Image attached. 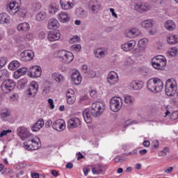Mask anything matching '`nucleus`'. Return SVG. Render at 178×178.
I'll use <instances>...</instances> for the list:
<instances>
[{"label":"nucleus","mask_w":178,"mask_h":178,"mask_svg":"<svg viewBox=\"0 0 178 178\" xmlns=\"http://www.w3.org/2000/svg\"><path fill=\"white\" fill-rule=\"evenodd\" d=\"M22 8L21 0H11L8 3L6 9L11 16H15L16 13H18L20 17H24L27 15V9H20Z\"/></svg>","instance_id":"nucleus-1"},{"label":"nucleus","mask_w":178,"mask_h":178,"mask_svg":"<svg viewBox=\"0 0 178 178\" xmlns=\"http://www.w3.org/2000/svg\"><path fill=\"white\" fill-rule=\"evenodd\" d=\"M147 88L152 92H161L163 89V82L159 78H153L147 81Z\"/></svg>","instance_id":"nucleus-2"},{"label":"nucleus","mask_w":178,"mask_h":178,"mask_svg":"<svg viewBox=\"0 0 178 178\" xmlns=\"http://www.w3.org/2000/svg\"><path fill=\"white\" fill-rule=\"evenodd\" d=\"M56 56L58 59H60V62L64 63V65H70V63H72L74 59L73 53L67 50L58 51L56 52Z\"/></svg>","instance_id":"nucleus-3"},{"label":"nucleus","mask_w":178,"mask_h":178,"mask_svg":"<svg viewBox=\"0 0 178 178\" xmlns=\"http://www.w3.org/2000/svg\"><path fill=\"white\" fill-rule=\"evenodd\" d=\"M24 147L29 151H35L41 147V140L38 136H34L24 143Z\"/></svg>","instance_id":"nucleus-4"},{"label":"nucleus","mask_w":178,"mask_h":178,"mask_svg":"<svg viewBox=\"0 0 178 178\" xmlns=\"http://www.w3.org/2000/svg\"><path fill=\"white\" fill-rule=\"evenodd\" d=\"M166 63V58L162 55L156 56L152 59V66L156 70H163Z\"/></svg>","instance_id":"nucleus-5"},{"label":"nucleus","mask_w":178,"mask_h":178,"mask_svg":"<svg viewBox=\"0 0 178 178\" xmlns=\"http://www.w3.org/2000/svg\"><path fill=\"white\" fill-rule=\"evenodd\" d=\"M177 91V82L173 79H168L165 83V94L168 97H173Z\"/></svg>","instance_id":"nucleus-6"},{"label":"nucleus","mask_w":178,"mask_h":178,"mask_svg":"<svg viewBox=\"0 0 178 178\" xmlns=\"http://www.w3.org/2000/svg\"><path fill=\"white\" fill-rule=\"evenodd\" d=\"M123 106V99L120 97H114L110 99V109L112 112H119Z\"/></svg>","instance_id":"nucleus-7"},{"label":"nucleus","mask_w":178,"mask_h":178,"mask_svg":"<svg viewBox=\"0 0 178 178\" xmlns=\"http://www.w3.org/2000/svg\"><path fill=\"white\" fill-rule=\"evenodd\" d=\"M105 104L101 102H96L92 104L91 113L94 118H97L102 115L105 111Z\"/></svg>","instance_id":"nucleus-8"},{"label":"nucleus","mask_w":178,"mask_h":178,"mask_svg":"<svg viewBox=\"0 0 178 178\" xmlns=\"http://www.w3.org/2000/svg\"><path fill=\"white\" fill-rule=\"evenodd\" d=\"M16 87V83L12 79H7L3 81L1 85V89L4 94H9L11 91H13V88Z\"/></svg>","instance_id":"nucleus-9"},{"label":"nucleus","mask_w":178,"mask_h":178,"mask_svg":"<svg viewBox=\"0 0 178 178\" xmlns=\"http://www.w3.org/2000/svg\"><path fill=\"white\" fill-rule=\"evenodd\" d=\"M38 92V83L37 81H33L31 82L29 88L26 91V95L29 98H34Z\"/></svg>","instance_id":"nucleus-10"},{"label":"nucleus","mask_w":178,"mask_h":178,"mask_svg":"<svg viewBox=\"0 0 178 178\" xmlns=\"http://www.w3.org/2000/svg\"><path fill=\"white\" fill-rule=\"evenodd\" d=\"M42 73V69L40 65H32L29 69V76L31 79H37L41 77Z\"/></svg>","instance_id":"nucleus-11"},{"label":"nucleus","mask_w":178,"mask_h":178,"mask_svg":"<svg viewBox=\"0 0 178 178\" xmlns=\"http://www.w3.org/2000/svg\"><path fill=\"white\" fill-rule=\"evenodd\" d=\"M17 133L20 137L21 140L24 141L26 138H29L31 137V133L30 132V129L26 127H19L17 129Z\"/></svg>","instance_id":"nucleus-12"},{"label":"nucleus","mask_w":178,"mask_h":178,"mask_svg":"<svg viewBox=\"0 0 178 178\" xmlns=\"http://www.w3.org/2000/svg\"><path fill=\"white\" fill-rule=\"evenodd\" d=\"M107 83L109 86H116L119 83V75L115 71H111L107 74Z\"/></svg>","instance_id":"nucleus-13"},{"label":"nucleus","mask_w":178,"mask_h":178,"mask_svg":"<svg viewBox=\"0 0 178 178\" xmlns=\"http://www.w3.org/2000/svg\"><path fill=\"white\" fill-rule=\"evenodd\" d=\"M19 58L22 62H30L34 58V52L31 50H25L20 54Z\"/></svg>","instance_id":"nucleus-14"},{"label":"nucleus","mask_w":178,"mask_h":178,"mask_svg":"<svg viewBox=\"0 0 178 178\" xmlns=\"http://www.w3.org/2000/svg\"><path fill=\"white\" fill-rule=\"evenodd\" d=\"M88 8L92 13H98L101 10V3L98 0H90L88 2Z\"/></svg>","instance_id":"nucleus-15"},{"label":"nucleus","mask_w":178,"mask_h":178,"mask_svg":"<svg viewBox=\"0 0 178 178\" xmlns=\"http://www.w3.org/2000/svg\"><path fill=\"white\" fill-rule=\"evenodd\" d=\"M53 129L57 131H63L66 129V122L63 119L56 120L53 122Z\"/></svg>","instance_id":"nucleus-16"},{"label":"nucleus","mask_w":178,"mask_h":178,"mask_svg":"<svg viewBox=\"0 0 178 178\" xmlns=\"http://www.w3.org/2000/svg\"><path fill=\"white\" fill-rule=\"evenodd\" d=\"M60 5L63 10H70L74 7V0H60Z\"/></svg>","instance_id":"nucleus-17"},{"label":"nucleus","mask_w":178,"mask_h":178,"mask_svg":"<svg viewBox=\"0 0 178 178\" xmlns=\"http://www.w3.org/2000/svg\"><path fill=\"white\" fill-rule=\"evenodd\" d=\"M66 100L68 105H73L76 102V93L73 89H68L66 92Z\"/></svg>","instance_id":"nucleus-18"},{"label":"nucleus","mask_w":178,"mask_h":178,"mask_svg":"<svg viewBox=\"0 0 178 178\" xmlns=\"http://www.w3.org/2000/svg\"><path fill=\"white\" fill-rule=\"evenodd\" d=\"M47 38L50 42L58 41L60 38V32L59 31H50L47 33Z\"/></svg>","instance_id":"nucleus-19"},{"label":"nucleus","mask_w":178,"mask_h":178,"mask_svg":"<svg viewBox=\"0 0 178 178\" xmlns=\"http://www.w3.org/2000/svg\"><path fill=\"white\" fill-rule=\"evenodd\" d=\"M72 81L75 86H79V84L81 83V75L80 74V72L77 70H74L72 71V74L71 75Z\"/></svg>","instance_id":"nucleus-20"},{"label":"nucleus","mask_w":178,"mask_h":178,"mask_svg":"<svg viewBox=\"0 0 178 178\" xmlns=\"http://www.w3.org/2000/svg\"><path fill=\"white\" fill-rule=\"evenodd\" d=\"M144 87V82L138 80H134L129 83V88L134 91H139Z\"/></svg>","instance_id":"nucleus-21"},{"label":"nucleus","mask_w":178,"mask_h":178,"mask_svg":"<svg viewBox=\"0 0 178 178\" xmlns=\"http://www.w3.org/2000/svg\"><path fill=\"white\" fill-rule=\"evenodd\" d=\"M136 47V41L135 40H129L121 45V49L124 51V52H129V51H131L134 49Z\"/></svg>","instance_id":"nucleus-22"},{"label":"nucleus","mask_w":178,"mask_h":178,"mask_svg":"<svg viewBox=\"0 0 178 178\" xmlns=\"http://www.w3.org/2000/svg\"><path fill=\"white\" fill-rule=\"evenodd\" d=\"M57 19L60 23H69L70 22V15L67 12L62 11L57 15Z\"/></svg>","instance_id":"nucleus-23"},{"label":"nucleus","mask_w":178,"mask_h":178,"mask_svg":"<svg viewBox=\"0 0 178 178\" xmlns=\"http://www.w3.org/2000/svg\"><path fill=\"white\" fill-rule=\"evenodd\" d=\"M95 58H97L98 59H102L108 55V49L104 47H100L95 49Z\"/></svg>","instance_id":"nucleus-24"},{"label":"nucleus","mask_w":178,"mask_h":178,"mask_svg":"<svg viewBox=\"0 0 178 178\" xmlns=\"http://www.w3.org/2000/svg\"><path fill=\"white\" fill-rule=\"evenodd\" d=\"M141 34V31L137 28H131L126 32L127 38H136Z\"/></svg>","instance_id":"nucleus-25"},{"label":"nucleus","mask_w":178,"mask_h":178,"mask_svg":"<svg viewBox=\"0 0 178 178\" xmlns=\"http://www.w3.org/2000/svg\"><path fill=\"white\" fill-rule=\"evenodd\" d=\"M81 124V121L77 118H72L67 121V126L70 129H76Z\"/></svg>","instance_id":"nucleus-26"},{"label":"nucleus","mask_w":178,"mask_h":178,"mask_svg":"<svg viewBox=\"0 0 178 178\" xmlns=\"http://www.w3.org/2000/svg\"><path fill=\"white\" fill-rule=\"evenodd\" d=\"M47 28L49 30H56L59 28V21L56 18H51L49 20Z\"/></svg>","instance_id":"nucleus-27"},{"label":"nucleus","mask_w":178,"mask_h":178,"mask_svg":"<svg viewBox=\"0 0 178 178\" xmlns=\"http://www.w3.org/2000/svg\"><path fill=\"white\" fill-rule=\"evenodd\" d=\"M75 15L77 17H79V19H86V17L88 16V12L83 8L79 7L75 10Z\"/></svg>","instance_id":"nucleus-28"},{"label":"nucleus","mask_w":178,"mask_h":178,"mask_svg":"<svg viewBox=\"0 0 178 178\" xmlns=\"http://www.w3.org/2000/svg\"><path fill=\"white\" fill-rule=\"evenodd\" d=\"M151 7L148 4L145 3H138L135 5V10H137V12H140V13H143V12H147V10H150Z\"/></svg>","instance_id":"nucleus-29"},{"label":"nucleus","mask_w":178,"mask_h":178,"mask_svg":"<svg viewBox=\"0 0 178 178\" xmlns=\"http://www.w3.org/2000/svg\"><path fill=\"white\" fill-rule=\"evenodd\" d=\"M164 28L168 31H173V30L176 29V23L175 21L168 19L165 21L163 24Z\"/></svg>","instance_id":"nucleus-30"},{"label":"nucleus","mask_w":178,"mask_h":178,"mask_svg":"<svg viewBox=\"0 0 178 178\" xmlns=\"http://www.w3.org/2000/svg\"><path fill=\"white\" fill-rule=\"evenodd\" d=\"M83 118L86 123H91L92 122V113L90 111V109L86 108L83 111Z\"/></svg>","instance_id":"nucleus-31"},{"label":"nucleus","mask_w":178,"mask_h":178,"mask_svg":"<svg viewBox=\"0 0 178 178\" xmlns=\"http://www.w3.org/2000/svg\"><path fill=\"white\" fill-rule=\"evenodd\" d=\"M105 170V165L102 164H97L92 168V173L94 175H102Z\"/></svg>","instance_id":"nucleus-32"},{"label":"nucleus","mask_w":178,"mask_h":178,"mask_svg":"<svg viewBox=\"0 0 178 178\" xmlns=\"http://www.w3.org/2000/svg\"><path fill=\"white\" fill-rule=\"evenodd\" d=\"M17 31L21 33H27L30 30V24L29 22H22L17 26Z\"/></svg>","instance_id":"nucleus-33"},{"label":"nucleus","mask_w":178,"mask_h":178,"mask_svg":"<svg viewBox=\"0 0 178 178\" xmlns=\"http://www.w3.org/2000/svg\"><path fill=\"white\" fill-rule=\"evenodd\" d=\"M154 24H155V22L153 19H145L141 22L140 26L142 29L148 30V29L154 27Z\"/></svg>","instance_id":"nucleus-34"},{"label":"nucleus","mask_w":178,"mask_h":178,"mask_svg":"<svg viewBox=\"0 0 178 178\" xmlns=\"http://www.w3.org/2000/svg\"><path fill=\"white\" fill-rule=\"evenodd\" d=\"M10 23V16L6 13H0V24H9Z\"/></svg>","instance_id":"nucleus-35"},{"label":"nucleus","mask_w":178,"mask_h":178,"mask_svg":"<svg viewBox=\"0 0 178 178\" xmlns=\"http://www.w3.org/2000/svg\"><path fill=\"white\" fill-rule=\"evenodd\" d=\"M47 17H48V14L43 10L39 11L35 14V20L37 22H44V20H47Z\"/></svg>","instance_id":"nucleus-36"},{"label":"nucleus","mask_w":178,"mask_h":178,"mask_svg":"<svg viewBox=\"0 0 178 178\" xmlns=\"http://www.w3.org/2000/svg\"><path fill=\"white\" fill-rule=\"evenodd\" d=\"M44 120H42V118H40L36 123H35L33 127H31V130L32 131H38L39 130H40L41 129H42V127H44Z\"/></svg>","instance_id":"nucleus-37"},{"label":"nucleus","mask_w":178,"mask_h":178,"mask_svg":"<svg viewBox=\"0 0 178 178\" xmlns=\"http://www.w3.org/2000/svg\"><path fill=\"white\" fill-rule=\"evenodd\" d=\"M51 79H53V80H55L56 83H62L65 81V76H63V75H62L59 72H54L51 74Z\"/></svg>","instance_id":"nucleus-38"},{"label":"nucleus","mask_w":178,"mask_h":178,"mask_svg":"<svg viewBox=\"0 0 178 178\" xmlns=\"http://www.w3.org/2000/svg\"><path fill=\"white\" fill-rule=\"evenodd\" d=\"M47 10L49 15H55L59 10V5L55 3H51L49 6Z\"/></svg>","instance_id":"nucleus-39"},{"label":"nucleus","mask_w":178,"mask_h":178,"mask_svg":"<svg viewBox=\"0 0 178 178\" xmlns=\"http://www.w3.org/2000/svg\"><path fill=\"white\" fill-rule=\"evenodd\" d=\"M1 120L10 121L12 119V115H10V112L8 110H3L0 113Z\"/></svg>","instance_id":"nucleus-40"},{"label":"nucleus","mask_w":178,"mask_h":178,"mask_svg":"<svg viewBox=\"0 0 178 178\" xmlns=\"http://www.w3.org/2000/svg\"><path fill=\"white\" fill-rule=\"evenodd\" d=\"M167 42L170 44H177L178 42V35L170 34L167 36Z\"/></svg>","instance_id":"nucleus-41"},{"label":"nucleus","mask_w":178,"mask_h":178,"mask_svg":"<svg viewBox=\"0 0 178 178\" xmlns=\"http://www.w3.org/2000/svg\"><path fill=\"white\" fill-rule=\"evenodd\" d=\"M148 42H149L148 38H142L138 40V47L139 48H142V49H145V48H147V45H148Z\"/></svg>","instance_id":"nucleus-42"},{"label":"nucleus","mask_w":178,"mask_h":178,"mask_svg":"<svg viewBox=\"0 0 178 178\" xmlns=\"http://www.w3.org/2000/svg\"><path fill=\"white\" fill-rule=\"evenodd\" d=\"M18 67H20V63L17 60H13L8 65L9 70H16Z\"/></svg>","instance_id":"nucleus-43"},{"label":"nucleus","mask_w":178,"mask_h":178,"mask_svg":"<svg viewBox=\"0 0 178 178\" xmlns=\"http://www.w3.org/2000/svg\"><path fill=\"white\" fill-rule=\"evenodd\" d=\"M178 52V49L176 47H171L167 51L169 56H177Z\"/></svg>","instance_id":"nucleus-44"},{"label":"nucleus","mask_w":178,"mask_h":178,"mask_svg":"<svg viewBox=\"0 0 178 178\" xmlns=\"http://www.w3.org/2000/svg\"><path fill=\"white\" fill-rule=\"evenodd\" d=\"M124 102L127 105H131L134 103V97L132 95H126L124 96Z\"/></svg>","instance_id":"nucleus-45"},{"label":"nucleus","mask_w":178,"mask_h":178,"mask_svg":"<svg viewBox=\"0 0 178 178\" xmlns=\"http://www.w3.org/2000/svg\"><path fill=\"white\" fill-rule=\"evenodd\" d=\"M10 76V74H9V71H8L7 70H0V79H8Z\"/></svg>","instance_id":"nucleus-46"},{"label":"nucleus","mask_w":178,"mask_h":178,"mask_svg":"<svg viewBox=\"0 0 178 178\" xmlns=\"http://www.w3.org/2000/svg\"><path fill=\"white\" fill-rule=\"evenodd\" d=\"M26 84H27V79H22L18 81L17 87H19V88L23 89L24 88V87H26Z\"/></svg>","instance_id":"nucleus-47"},{"label":"nucleus","mask_w":178,"mask_h":178,"mask_svg":"<svg viewBox=\"0 0 178 178\" xmlns=\"http://www.w3.org/2000/svg\"><path fill=\"white\" fill-rule=\"evenodd\" d=\"M32 9L35 12H38L41 9V3L35 1L32 4Z\"/></svg>","instance_id":"nucleus-48"},{"label":"nucleus","mask_w":178,"mask_h":178,"mask_svg":"<svg viewBox=\"0 0 178 178\" xmlns=\"http://www.w3.org/2000/svg\"><path fill=\"white\" fill-rule=\"evenodd\" d=\"M17 70L19 72V74H21V76H24V74H26V73L29 72V68H27L26 67H23L21 68H19Z\"/></svg>","instance_id":"nucleus-49"},{"label":"nucleus","mask_w":178,"mask_h":178,"mask_svg":"<svg viewBox=\"0 0 178 178\" xmlns=\"http://www.w3.org/2000/svg\"><path fill=\"white\" fill-rule=\"evenodd\" d=\"M72 51H75V52H80L81 51V44H73L71 47Z\"/></svg>","instance_id":"nucleus-50"},{"label":"nucleus","mask_w":178,"mask_h":178,"mask_svg":"<svg viewBox=\"0 0 178 178\" xmlns=\"http://www.w3.org/2000/svg\"><path fill=\"white\" fill-rule=\"evenodd\" d=\"M34 38V35L32 33H27L25 35L24 40L25 41H31Z\"/></svg>","instance_id":"nucleus-51"},{"label":"nucleus","mask_w":178,"mask_h":178,"mask_svg":"<svg viewBox=\"0 0 178 178\" xmlns=\"http://www.w3.org/2000/svg\"><path fill=\"white\" fill-rule=\"evenodd\" d=\"M79 41H80V37H79V35H74L70 40V44H74V42H79Z\"/></svg>","instance_id":"nucleus-52"},{"label":"nucleus","mask_w":178,"mask_h":178,"mask_svg":"<svg viewBox=\"0 0 178 178\" xmlns=\"http://www.w3.org/2000/svg\"><path fill=\"white\" fill-rule=\"evenodd\" d=\"M8 133H12V130L6 129V130L1 131L0 133V137L2 138L5 136H8Z\"/></svg>","instance_id":"nucleus-53"},{"label":"nucleus","mask_w":178,"mask_h":178,"mask_svg":"<svg viewBox=\"0 0 178 178\" xmlns=\"http://www.w3.org/2000/svg\"><path fill=\"white\" fill-rule=\"evenodd\" d=\"M170 119L172 120H177V119H178V111H175L171 114Z\"/></svg>","instance_id":"nucleus-54"},{"label":"nucleus","mask_w":178,"mask_h":178,"mask_svg":"<svg viewBox=\"0 0 178 178\" xmlns=\"http://www.w3.org/2000/svg\"><path fill=\"white\" fill-rule=\"evenodd\" d=\"M47 102L49 104V106L50 109H54L55 108V104H54V99H48Z\"/></svg>","instance_id":"nucleus-55"},{"label":"nucleus","mask_w":178,"mask_h":178,"mask_svg":"<svg viewBox=\"0 0 178 178\" xmlns=\"http://www.w3.org/2000/svg\"><path fill=\"white\" fill-rule=\"evenodd\" d=\"M6 58L1 57L0 58V67H2L3 66H5L6 65Z\"/></svg>","instance_id":"nucleus-56"},{"label":"nucleus","mask_w":178,"mask_h":178,"mask_svg":"<svg viewBox=\"0 0 178 178\" xmlns=\"http://www.w3.org/2000/svg\"><path fill=\"white\" fill-rule=\"evenodd\" d=\"M13 77H14V79H15V80H17L18 79H20V77H22V75H21L20 72L18 71V70H17L14 72Z\"/></svg>","instance_id":"nucleus-57"},{"label":"nucleus","mask_w":178,"mask_h":178,"mask_svg":"<svg viewBox=\"0 0 178 178\" xmlns=\"http://www.w3.org/2000/svg\"><path fill=\"white\" fill-rule=\"evenodd\" d=\"M48 92H49V87L48 86L44 87L42 92V95H47Z\"/></svg>","instance_id":"nucleus-58"},{"label":"nucleus","mask_w":178,"mask_h":178,"mask_svg":"<svg viewBox=\"0 0 178 178\" xmlns=\"http://www.w3.org/2000/svg\"><path fill=\"white\" fill-rule=\"evenodd\" d=\"M90 95L92 98H97V91L95 90H91Z\"/></svg>","instance_id":"nucleus-59"},{"label":"nucleus","mask_w":178,"mask_h":178,"mask_svg":"<svg viewBox=\"0 0 178 178\" xmlns=\"http://www.w3.org/2000/svg\"><path fill=\"white\" fill-rule=\"evenodd\" d=\"M138 154V150L134 149V150L127 153V155H137Z\"/></svg>","instance_id":"nucleus-60"},{"label":"nucleus","mask_w":178,"mask_h":178,"mask_svg":"<svg viewBox=\"0 0 178 178\" xmlns=\"http://www.w3.org/2000/svg\"><path fill=\"white\" fill-rule=\"evenodd\" d=\"M8 35H13L15 33H16V30L15 29H9L7 31Z\"/></svg>","instance_id":"nucleus-61"},{"label":"nucleus","mask_w":178,"mask_h":178,"mask_svg":"<svg viewBox=\"0 0 178 178\" xmlns=\"http://www.w3.org/2000/svg\"><path fill=\"white\" fill-rule=\"evenodd\" d=\"M152 145L154 148H158L159 147V141L158 140H153Z\"/></svg>","instance_id":"nucleus-62"},{"label":"nucleus","mask_w":178,"mask_h":178,"mask_svg":"<svg viewBox=\"0 0 178 178\" xmlns=\"http://www.w3.org/2000/svg\"><path fill=\"white\" fill-rule=\"evenodd\" d=\"M53 124H54V123L52 122V120H48L45 123L46 127H51V126H53Z\"/></svg>","instance_id":"nucleus-63"},{"label":"nucleus","mask_w":178,"mask_h":178,"mask_svg":"<svg viewBox=\"0 0 178 178\" xmlns=\"http://www.w3.org/2000/svg\"><path fill=\"white\" fill-rule=\"evenodd\" d=\"M31 177L32 178H40V174H38V172H31Z\"/></svg>","instance_id":"nucleus-64"}]
</instances>
